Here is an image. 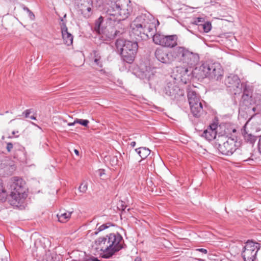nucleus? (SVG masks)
<instances>
[{
    "label": "nucleus",
    "mask_w": 261,
    "mask_h": 261,
    "mask_svg": "<svg viewBox=\"0 0 261 261\" xmlns=\"http://www.w3.org/2000/svg\"><path fill=\"white\" fill-rule=\"evenodd\" d=\"M260 248L259 243L252 241H248L243 247L242 256L244 261H257L256 254Z\"/></svg>",
    "instance_id": "8"
},
{
    "label": "nucleus",
    "mask_w": 261,
    "mask_h": 261,
    "mask_svg": "<svg viewBox=\"0 0 261 261\" xmlns=\"http://www.w3.org/2000/svg\"><path fill=\"white\" fill-rule=\"evenodd\" d=\"M187 97L192 114L195 117H199L203 111L200 96L195 91L189 89L188 91Z\"/></svg>",
    "instance_id": "7"
},
{
    "label": "nucleus",
    "mask_w": 261,
    "mask_h": 261,
    "mask_svg": "<svg viewBox=\"0 0 261 261\" xmlns=\"http://www.w3.org/2000/svg\"><path fill=\"white\" fill-rule=\"evenodd\" d=\"M84 2L86 4L85 5H93V2L92 0H84Z\"/></svg>",
    "instance_id": "46"
},
{
    "label": "nucleus",
    "mask_w": 261,
    "mask_h": 261,
    "mask_svg": "<svg viewBox=\"0 0 261 261\" xmlns=\"http://www.w3.org/2000/svg\"><path fill=\"white\" fill-rule=\"evenodd\" d=\"M30 118H31V119H33V120H36V117H35L34 116H31V117H30Z\"/></svg>",
    "instance_id": "53"
},
{
    "label": "nucleus",
    "mask_w": 261,
    "mask_h": 261,
    "mask_svg": "<svg viewBox=\"0 0 261 261\" xmlns=\"http://www.w3.org/2000/svg\"><path fill=\"white\" fill-rule=\"evenodd\" d=\"M173 61H177L184 66L177 67V71L180 70L181 76L185 75L188 72V67L194 66L199 61V56L197 53L193 52L185 46H178L172 49Z\"/></svg>",
    "instance_id": "2"
},
{
    "label": "nucleus",
    "mask_w": 261,
    "mask_h": 261,
    "mask_svg": "<svg viewBox=\"0 0 261 261\" xmlns=\"http://www.w3.org/2000/svg\"><path fill=\"white\" fill-rule=\"evenodd\" d=\"M143 29L138 37L142 40H147L156 31L155 20L147 24Z\"/></svg>",
    "instance_id": "13"
},
{
    "label": "nucleus",
    "mask_w": 261,
    "mask_h": 261,
    "mask_svg": "<svg viewBox=\"0 0 261 261\" xmlns=\"http://www.w3.org/2000/svg\"><path fill=\"white\" fill-rule=\"evenodd\" d=\"M13 147V145L12 143L9 142L7 144V150L8 152H10Z\"/></svg>",
    "instance_id": "43"
},
{
    "label": "nucleus",
    "mask_w": 261,
    "mask_h": 261,
    "mask_svg": "<svg viewBox=\"0 0 261 261\" xmlns=\"http://www.w3.org/2000/svg\"><path fill=\"white\" fill-rule=\"evenodd\" d=\"M107 13L116 17L118 21L126 19L132 12V8L128 4H122L120 0L111 1L108 3Z\"/></svg>",
    "instance_id": "5"
},
{
    "label": "nucleus",
    "mask_w": 261,
    "mask_h": 261,
    "mask_svg": "<svg viewBox=\"0 0 261 261\" xmlns=\"http://www.w3.org/2000/svg\"><path fill=\"white\" fill-rule=\"evenodd\" d=\"M111 223H107L106 224H103L101 225H100L98 228L97 230L98 231H95V234H97L98 232L101 231L107 228H108L111 226H113Z\"/></svg>",
    "instance_id": "31"
},
{
    "label": "nucleus",
    "mask_w": 261,
    "mask_h": 261,
    "mask_svg": "<svg viewBox=\"0 0 261 261\" xmlns=\"http://www.w3.org/2000/svg\"><path fill=\"white\" fill-rule=\"evenodd\" d=\"M164 93L172 100H181L184 98V92L180 89L174 83H167L165 86Z\"/></svg>",
    "instance_id": "9"
},
{
    "label": "nucleus",
    "mask_w": 261,
    "mask_h": 261,
    "mask_svg": "<svg viewBox=\"0 0 261 261\" xmlns=\"http://www.w3.org/2000/svg\"><path fill=\"white\" fill-rule=\"evenodd\" d=\"M204 21L203 18L198 17L194 21V24L198 25V28L199 29V27L200 24H202L201 22H203Z\"/></svg>",
    "instance_id": "37"
},
{
    "label": "nucleus",
    "mask_w": 261,
    "mask_h": 261,
    "mask_svg": "<svg viewBox=\"0 0 261 261\" xmlns=\"http://www.w3.org/2000/svg\"><path fill=\"white\" fill-rule=\"evenodd\" d=\"M243 94L244 95H252V89L250 86L245 85L243 86Z\"/></svg>",
    "instance_id": "28"
},
{
    "label": "nucleus",
    "mask_w": 261,
    "mask_h": 261,
    "mask_svg": "<svg viewBox=\"0 0 261 261\" xmlns=\"http://www.w3.org/2000/svg\"><path fill=\"white\" fill-rule=\"evenodd\" d=\"M10 185V194L8 195L9 203L13 206H18L22 200L27 197L25 181L21 178L14 177Z\"/></svg>",
    "instance_id": "4"
},
{
    "label": "nucleus",
    "mask_w": 261,
    "mask_h": 261,
    "mask_svg": "<svg viewBox=\"0 0 261 261\" xmlns=\"http://www.w3.org/2000/svg\"><path fill=\"white\" fill-rule=\"evenodd\" d=\"M96 248L101 252L102 257L109 258L124 248V241L118 232L110 233L95 241Z\"/></svg>",
    "instance_id": "1"
},
{
    "label": "nucleus",
    "mask_w": 261,
    "mask_h": 261,
    "mask_svg": "<svg viewBox=\"0 0 261 261\" xmlns=\"http://www.w3.org/2000/svg\"><path fill=\"white\" fill-rule=\"evenodd\" d=\"M23 9L24 11L28 13L29 16L31 19L34 20L35 19V15L28 7L24 6Z\"/></svg>",
    "instance_id": "34"
},
{
    "label": "nucleus",
    "mask_w": 261,
    "mask_h": 261,
    "mask_svg": "<svg viewBox=\"0 0 261 261\" xmlns=\"http://www.w3.org/2000/svg\"><path fill=\"white\" fill-rule=\"evenodd\" d=\"M134 261H142V259L140 257H136Z\"/></svg>",
    "instance_id": "49"
},
{
    "label": "nucleus",
    "mask_w": 261,
    "mask_h": 261,
    "mask_svg": "<svg viewBox=\"0 0 261 261\" xmlns=\"http://www.w3.org/2000/svg\"><path fill=\"white\" fill-rule=\"evenodd\" d=\"M237 143L236 139L233 138L218 136L215 147L221 154L231 155L237 149Z\"/></svg>",
    "instance_id": "6"
},
{
    "label": "nucleus",
    "mask_w": 261,
    "mask_h": 261,
    "mask_svg": "<svg viewBox=\"0 0 261 261\" xmlns=\"http://www.w3.org/2000/svg\"><path fill=\"white\" fill-rule=\"evenodd\" d=\"M144 25H143L139 23L136 22L135 21H132L130 24V28L132 29V31L133 33L136 36H139V35L141 33L142 30H143Z\"/></svg>",
    "instance_id": "20"
},
{
    "label": "nucleus",
    "mask_w": 261,
    "mask_h": 261,
    "mask_svg": "<svg viewBox=\"0 0 261 261\" xmlns=\"http://www.w3.org/2000/svg\"><path fill=\"white\" fill-rule=\"evenodd\" d=\"M92 6V5H85L83 8H82L81 9V11H82V13L85 12L86 10H87L89 12H90L91 11Z\"/></svg>",
    "instance_id": "36"
},
{
    "label": "nucleus",
    "mask_w": 261,
    "mask_h": 261,
    "mask_svg": "<svg viewBox=\"0 0 261 261\" xmlns=\"http://www.w3.org/2000/svg\"><path fill=\"white\" fill-rule=\"evenodd\" d=\"M7 198V192L3 186L2 180H0V201L3 202H5Z\"/></svg>",
    "instance_id": "26"
},
{
    "label": "nucleus",
    "mask_w": 261,
    "mask_h": 261,
    "mask_svg": "<svg viewBox=\"0 0 261 261\" xmlns=\"http://www.w3.org/2000/svg\"><path fill=\"white\" fill-rule=\"evenodd\" d=\"M212 29L211 23L209 21H206L200 24L199 27V30H202L205 33H208Z\"/></svg>",
    "instance_id": "27"
},
{
    "label": "nucleus",
    "mask_w": 261,
    "mask_h": 261,
    "mask_svg": "<svg viewBox=\"0 0 261 261\" xmlns=\"http://www.w3.org/2000/svg\"><path fill=\"white\" fill-rule=\"evenodd\" d=\"M75 122H76V123H79L83 126H87L89 122L88 120H86V119H76L75 120Z\"/></svg>",
    "instance_id": "33"
},
{
    "label": "nucleus",
    "mask_w": 261,
    "mask_h": 261,
    "mask_svg": "<svg viewBox=\"0 0 261 261\" xmlns=\"http://www.w3.org/2000/svg\"><path fill=\"white\" fill-rule=\"evenodd\" d=\"M71 213H62L60 212L58 214L57 216L58 218V220L59 222L61 223H65L67 221L69 218H70Z\"/></svg>",
    "instance_id": "25"
},
{
    "label": "nucleus",
    "mask_w": 261,
    "mask_h": 261,
    "mask_svg": "<svg viewBox=\"0 0 261 261\" xmlns=\"http://www.w3.org/2000/svg\"><path fill=\"white\" fill-rule=\"evenodd\" d=\"M217 128V125L215 123H212L209 125L207 129H209L210 130H214V132H216Z\"/></svg>",
    "instance_id": "39"
},
{
    "label": "nucleus",
    "mask_w": 261,
    "mask_h": 261,
    "mask_svg": "<svg viewBox=\"0 0 261 261\" xmlns=\"http://www.w3.org/2000/svg\"><path fill=\"white\" fill-rule=\"evenodd\" d=\"M118 50L120 51V55L123 61L127 63L132 64L135 58L137 51H133L126 49H120Z\"/></svg>",
    "instance_id": "15"
},
{
    "label": "nucleus",
    "mask_w": 261,
    "mask_h": 261,
    "mask_svg": "<svg viewBox=\"0 0 261 261\" xmlns=\"http://www.w3.org/2000/svg\"><path fill=\"white\" fill-rule=\"evenodd\" d=\"M103 174H104L103 171H100V172L99 173V176H101Z\"/></svg>",
    "instance_id": "55"
},
{
    "label": "nucleus",
    "mask_w": 261,
    "mask_h": 261,
    "mask_svg": "<svg viewBox=\"0 0 261 261\" xmlns=\"http://www.w3.org/2000/svg\"><path fill=\"white\" fill-rule=\"evenodd\" d=\"M75 123H76V122H75V121H74L73 122L68 123V125L69 126H72Z\"/></svg>",
    "instance_id": "50"
},
{
    "label": "nucleus",
    "mask_w": 261,
    "mask_h": 261,
    "mask_svg": "<svg viewBox=\"0 0 261 261\" xmlns=\"http://www.w3.org/2000/svg\"><path fill=\"white\" fill-rule=\"evenodd\" d=\"M74 151L76 155H79V151L77 149H74Z\"/></svg>",
    "instance_id": "52"
},
{
    "label": "nucleus",
    "mask_w": 261,
    "mask_h": 261,
    "mask_svg": "<svg viewBox=\"0 0 261 261\" xmlns=\"http://www.w3.org/2000/svg\"><path fill=\"white\" fill-rule=\"evenodd\" d=\"M237 132V130L236 128H233L232 130V132L233 133H236Z\"/></svg>",
    "instance_id": "54"
},
{
    "label": "nucleus",
    "mask_w": 261,
    "mask_h": 261,
    "mask_svg": "<svg viewBox=\"0 0 261 261\" xmlns=\"http://www.w3.org/2000/svg\"><path fill=\"white\" fill-rule=\"evenodd\" d=\"M62 22L61 24L62 35L64 43L69 46L72 44L73 36L68 32V29L66 27L65 22H64L63 18L61 19Z\"/></svg>",
    "instance_id": "14"
},
{
    "label": "nucleus",
    "mask_w": 261,
    "mask_h": 261,
    "mask_svg": "<svg viewBox=\"0 0 261 261\" xmlns=\"http://www.w3.org/2000/svg\"><path fill=\"white\" fill-rule=\"evenodd\" d=\"M15 133H15V131H13V132H12V134H13V135H15Z\"/></svg>",
    "instance_id": "56"
},
{
    "label": "nucleus",
    "mask_w": 261,
    "mask_h": 261,
    "mask_svg": "<svg viewBox=\"0 0 261 261\" xmlns=\"http://www.w3.org/2000/svg\"><path fill=\"white\" fill-rule=\"evenodd\" d=\"M126 31V28L121 23H119L118 25L116 27L114 34L111 35L110 38L114 39L117 37H119L125 33Z\"/></svg>",
    "instance_id": "21"
},
{
    "label": "nucleus",
    "mask_w": 261,
    "mask_h": 261,
    "mask_svg": "<svg viewBox=\"0 0 261 261\" xmlns=\"http://www.w3.org/2000/svg\"><path fill=\"white\" fill-rule=\"evenodd\" d=\"M75 261H100L97 257H90L89 258H84L83 259H80L79 260Z\"/></svg>",
    "instance_id": "38"
},
{
    "label": "nucleus",
    "mask_w": 261,
    "mask_h": 261,
    "mask_svg": "<svg viewBox=\"0 0 261 261\" xmlns=\"http://www.w3.org/2000/svg\"><path fill=\"white\" fill-rule=\"evenodd\" d=\"M253 104L249 106V109L248 108H245V109H247V111L248 112H250L251 111L253 112L254 113V114H256L259 113L260 111V107H258V106H252Z\"/></svg>",
    "instance_id": "30"
},
{
    "label": "nucleus",
    "mask_w": 261,
    "mask_h": 261,
    "mask_svg": "<svg viewBox=\"0 0 261 261\" xmlns=\"http://www.w3.org/2000/svg\"><path fill=\"white\" fill-rule=\"evenodd\" d=\"M225 84L229 91L235 95L242 92L243 84L237 75L230 74L227 76L225 80Z\"/></svg>",
    "instance_id": "10"
},
{
    "label": "nucleus",
    "mask_w": 261,
    "mask_h": 261,
    "mask_svg": "<svg viewBox=\"0 0 261 261\" xmlns=\"http://www.w3.org/2000/svg\"><path fill=\"white\" fill-rule=\"evenodd\" d=\"M100 59H94V62L97 66L101 68L102 67V64Z\"/></svg>",
    "instance_id": "40"
},
{
    "label": "nucleus",
    "mask_w": 261,
    "mask_h": 261,
    "mask_svg": "<svg viewBox=\"0 0 261 261\" xmlns=\"http://www.w3.org/2000/svg\"><path fill=\"white\" fill-rule=\"evenodd\" d=\"M253 103L252 95H242V98L240 101V105L242 107H245V108H248L249 106Z\"/></svg>",
    "instance_id": "19"
},
{
    "label": "nucleus",
    "mask_w": 261,
    "mask_h": 261,
    "mask_svg": "<svg viewBox=\"0 0 261 261\" xmlns=\"http://www.w3.org/2000/svg\"><path fill=\"white\" fill-rule=\"evenodd\" d=\"M115 44L118 50L127 48L133 53V51H137L138 49V45L137 42H133L123 39L119 38L117 39Z\"/></svg>",
    "instance_id": "12"
},
{
    "label": "nucleus",
    "mask_w": 261,
    "mask_h": 261,
    "mask_svg": "<svg viewBox=\"0 0 261 261\" xmlns=\"http://www.w3.org/2000/svg\"><path fill=\"white\" fill-rule=\"evenodd\" d=\"M88 189V184L87 182H83L81 184L79 190L80 192L83 193H85Z\"/></svg>",
    "instance_id": "32"
},
{
    "label": "nucleus",
    "mask_w": 261,
    "mask_h": 261,
    "mask_svg": "<svg viewBox=\"0 0 261 261\" xmlns=\"http://www.w3.org/2000/svg\"><path fill=\"white\" fill-rule=\"evenodd\" d=\"M94 59H101V57L99 54L96 50L93 51Z\"/></svg>",
    "instance_id": "44"
},
{
    "label": "nucleus",
    "mask_w": 261,
    "mask_h": 261,
    "mask_svg": "<svg viewBox=\"0 0 261 261\" xmlns=\"http://www.w3.org/2000/svg\"><path fill=\"white\" fill-rule=\"evenodd\" d=\"M258 148L259 153L261 154V138L259 139L258 143Z\"/></svg>",
    "instance_id": "47"
},
{
    "label": "nucleus",
    "mask_w": 261,
    "mask_h": 261,
    "mask_svg": "<svg viewBox=\"0 0 261 261\" xmlns=\"http://www.w3.org/2000/svg\"><path fill=\"white\" fill-rule=\"evenodd\" d=\"M196 250L204 254H206L207 253V250L204 248H199L196 249Z\"/></svg>",
    "instance_id": "45"
},
{
    "label": "nucleus",
    "mask_w": 261,
    "mask_h": 261,
    "mask_svg": "<svg viewBox=\"0 0 261 261\" xmlns=\"http://www.w3.org/2000/svg\"><path fill=\"white\" fill-rule=\"evenodd\" d=\"M154 56L159 61L165 64H170L173 62L172 50L169 53L163 48H157Z\"/></svg>",
    "instance_id": "11"
},
{
    "label": "nucleus",
    "mask_w": 261,
    "mask_h": 261,
    "mask_svg": "<svg viewBox=\"0 0 261 261\" xmlns=\"http://www.w3.org/2000/svg\"><path fill=\"white\" fill-rule=\"evenodd\" d=\"M257 98L258 99V100L260 101V103H261V94L257 96Z\"/></svg>",
    "instance_id": "51"
},
{
    "label": "nucleus",
    "mask_w": 261,
    "mask_h": 261,
    "mask_svg": "<svg viewBox=\"0 0 261 261\" xmlns=\"http://www.w3.org/2000/svg\"><path fill=\"white\" fill-rule=\"evenodd\" d=\"M165 36H166L161 34V33H154L151 38H152V40L154 43L162 46Z\"/></svg>",
    "instance_id": "22"
},
{
    "label": "nucleus",
    "mask_w": 261,
    "mask_h": 261,
    "mask_svg": "<svg viewBox=\"0 0 261 261\" xmlns=\"http://www.w3.org/2000/svg\"><path fill=\"white\" fill-rule=\"evenodd\" d=\"M103 21V17L102 16H100L95 22V30L98 32L100 31V25Z\"/></svg>",
    "instance_id": "29"
},
{
    "label": "nucleus",
    "mask_w": 261,
    "mask_h": 261,
    "mask_svg": "<svg viewBox=\"0 0 261 261\" xmlns=\"http://www.w3.org/2000/svg\"><path fill=\"white\" fill-rule=\"evenodd\" d=\"M193 74L198 79L208 77L216 81L222 79L223 69L218 63H204L193 70Z\"/></svg>",
    "instance_id": "3"
},
{
    "label": "nucleus",
    "mask_w": 261,
    "mask_h": 261,
    "mask_svg": "<svg viewBox=\"0 0 261 261\" xmlns=\"http://www.w3.org/2000/svg\"><path fill=\"white\" fill-rule=\"evenodd\" d=\"M134 21L145 26L147 24L151 22V21H154V19L150 14H142L141 15L138 16L134 19Z\"/></svg>",
    "instance_id": "18"
},
{
    "label": "nucleus",
    "mask_w": 261,
    "mask_h": 261,
    "mask_svg": "<svg viewBox=\"0 0 261 261\" xmlns=\"http://www.w3.org/2000/svg\"><path fill=\"white\" fill-rule=\"evenodd\" d=\"M136 142H135V141H133V142H132L130 143V146H131V147H135V145H136Z\"/></svg>",
    "instance_id": "48"
},
{
    "label": "nucleus",
    "mask_w": 261,
    "mask_h": 261,
    "mask_svg": "<svg viewBox=\"0 0 261 261\" xmlns=\"http://www.w3.org/2000/svg\"><path fill=\"white\" fill-rule=\"evenodd\" d=\"M32 113V109H27L22 113L25 118L29 117V115Z\"/></svg>",
    "instance_id": "41"
},
{
    "label": "nucleus",
    "mask_w": 261,
    "mask_h": 261,
    "mask_svg": "<svg viewBox=\"0 0 261 261\" xmlns=\"http://www.w3.org/2000/svg\"><path fill=\"white\" fill-rule=\"evenodd\" d=\"M127 206L125 204V202L121 201L118 204V208L123 212H125V210Z\"/></svg>",
    "instance_id": "35"
},
{
    "label": "nucleus",
    "mask_w": 261,
    "mask_h": 261,
    "mask_svg": "<svg viewBox=\"0 0 261 261\" xmlns=\"http://www.w3.org/2000/svg\"><path fill=\"white\" fill-rule=\"evenodd\" d=\"M241 132L245 141L249 143L251 150H252L253 144L256 141V137L246 130V124L241 129Z\"/></svg>",
    "instance_id": "16"
},
{
    "label": "nucleus",
    "mask_w": 261,
    "mask_h": 261,
    "mask_svg": "<svg viewBox=\"0 0 261 261\" xmlns=\"http://www.w3.org/2000/svg\"><path fill=\"white\" fill-rule=\"evenodd\" d=\"M201 136L208 141H211L214 139H216L217 136V132H214V130H210L209 129H206L204 130Z\"/></svg>",
    "instance_id": "24"
},
{
    "label": "nucleus",
    "mask_w": 261,
    "mask_h": 261,
    "mask_svg": "<svg viewBox=\"0 0 261 261\" xmlns=\"http://www.w3.org/2000/svg\"><path fill=\"white\" fill-rule=\"evenodd\" d=\"M135 150L142 159L146 158L150 153V150L144 147L136 148Z\"/></svg>",
    "instance_id": "23"
},
{
    "label": "nucleus",
    "mask_w": 261,
    "mask_h": 261,
    "mask_svg": "<svg viewBox=\"0 0 261 261\" xmlns=\"http://www.w3.org/2000/svg\"><path fill=\"white\" fill-rule=\"evenodd\" d=\"M177 36L176 35L166 36L162 46L168 48H175L177 45Z\"/></svg>",
    "instance_id": "17"
},
{
    "label": "nucleus",
    "mask_w": 261,
    "mask_h": 261,
    "mask_svg": "<svg viewBox=\"0 0 261 261\" xmlns=\"http://www.w3.org/2000/svg\"><path fill=\"white\" fill-rule=\"evenodd\" d=\"M111 162H112L113 165H116L118 164V160L117 157L116 156H113V158L111 160Z\"/></svg>",
    "instance_id": "42"
}]
</instances>
